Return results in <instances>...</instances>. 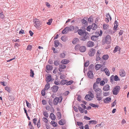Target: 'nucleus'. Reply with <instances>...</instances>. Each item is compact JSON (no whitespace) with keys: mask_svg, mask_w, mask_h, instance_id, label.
<instances>
[{"mask_svg":"<svg viewBox=\"0 0 129 129\" xmlns=\"http://www.w3.org/2000/svg\"><path fill=\"white\" fill-rule=\"evenodd\" d=\"M62 99L63 98L62 96H60L59 97H56L53 100V104L54 105H56L58 102L60 103L62 101Z\"/></svg>","mask_w":129,"mask_h":129,"instance_id":"nucleus-1","label":"nucleus"},{"mask_svg":"<svg viewBox=\"0 0 129 129\" xmlns=\"http://www.w3.org/2000/svg\"><path fill=\"white\" fill-rule=\"evenodd\" d=\"M120 88V86H116L114 87L112 90V93L114 95H117L119 93Z\"/></svg>","mask_w":129,"mask_h":129,"instance_id":"nucleus-2","label":"nucleus"},{"mask_svg":"<svg viewBox=\"0 0 129 129\" xmlns=\"http://www.w3.org/2000/svg\"><path fill=\"white\" fill-rule=\"evenodd\" d=\"M34 26L36 28L39 27L40 25L42 24V23L37 18H35L34 20Z\"/></svg>","mask_w":129,"mask_h":129,"instance_id":"nucleus-3","label":"nucleus"},{"mask_svg":"<svg viewBox=\"0 0 129 129\" xmlns=\"http://www.w3.org/2000/svg\"><path fill=\"white\" fill-rule=\"evenodd\" d=\"M83 35V36L80 39L81 40L85 41L87 39H89V35L88 32L85 31Z\"/></svg>","mask_w":129,"mask_h":129,"instance_id":"nucleus-4","label":"nucleus"},{"mask_svg":"<svg viewBox=\"0 0 129 129\" xmlns=\"http://www.w3.org/2000/svg\"><path fill=\"white\" fill-rule=\"evenodd\" d=\"M113 79L115 81H119L120 79L118 77L117 75L114 76L113 75H112L110 77V81L111 83L113 82Z\"/></svg>","mask_w":129,"mask_h":129,"instance_id":"nucleus-5","label":"nucleus"},{"mask_svg":"<svg viewBox=\"0 0 129 129\" xmlns=\"http://www.w3.org/2000/svg\"><path fill=\"white\" fill-rule=\"evenodd\" d=\"M111 41V37L110 36L108 35H107L105 39V43L107 44H109L110 43Z\"/></svg>","mask_w":129,"mask_h":129,"instance_id":"nucleus-6","label":"nucleus"},{"mask_svg":"<svg viewBox=\"0 0 129 129\" xmlns=\"http://www.w3.org/2000/svg\"><path fill=\"white\" fill-rule=\"evenodd\" d=\"M87 18V17H85L83 19H81V21L83 26H87V25L88 22L86 20Z\"/></svg>","mask_w":129,"mask_h":129,"instance_id":"nucleus-7","label":"nucleus"},{"mask_svg":"<svg viewBox=\"0 0 129 129\" xmlns=\"http://www.w3.org/2000/svg\"><path fill=\"white\" fill-rule=\"evenodd\" d=\"M95 50L93 48H91L90 49L88 54L90 56H94V54L95 53Z\"/></svg>","mask_w":129,"mask_h":129,"instance_id":"nucleus-8","label":"nucleus"},{"mask_svg":"<svg viewBox=\"0 0 129 129\" xmlns=\"http://www.w3.org/2000/svg\"><path fill=\"white\" fill-rule=\"evenodd\" d=\"M96 93V96H101L102 95V90L101 89L98 88V89L94 90Z\"/></svg>","mask_w":129,"mask_h":129,"instance_id":"nucleus-9","label":"nucleus"},{"mask_svg":"<svg viewBox=\"0 0 129 129\" xmlns=\"http://www.w3.org/2000/svg\"><path fill=\"white\" fill-rule=\"evenodd\" d=\"M59 88L56 85H53L51 87L52 91L54 93H56L58 91Z\"/></svg>","mask_w":129,"mask_h":129,"instance_id":"nucleus-10","label":"nucleus"},{"mask_svg":"<svg viewBox=\"0 0 129 129\" xmlns=\"http://www.w3.org/2000/svg\"><path fill=\"white\" fill-rule=\"evenodd\" d=\"M87 75L88 77L90 79H92L94 77L92 72L91 70H89L88 72L87 73Z\"/></svg>","mask_w":129,"mask_h":129,"instance_id":"nucleus-11","label":"nucleus"},{"mask_svg":"<svg viewBox=\"0 0 129 129\" xmlns=\"http://www.w3.org/2000/svg\"><path fill=\"white\" fill-rule=\"evenodd\" d=\"M94 45V43L91 41H89L87 43V46L89 47H92Z\"/></svg>","mask_w":129,"mask_h":129,"instance_id":"nucleus-12","label":"nucleus"},{"mask_svg":"<svg viewBox=\"0 0 129 129\" xmlns=\"http://www.w3.org/2000/svg\"><path fill=\"white\" fill-rule=\"evenodd\" d=\"M52 80V77L50 74H49L48 76H47L45 79V81L47 83H48Z\"/></svg>","mask_w":129,"mask_h":129,"instance_id":"nucleus-13","label":"nucleus"},{"mask_svg":"<svg viewBox=\"0 0 129 129\" xmlns=\"http://www.w3.org/2000/svg\"><path fill=\"white\" fill-rule=\"evenodd\" d=\"M111 100V98L109 97H107L105 99L103 100L104 102V103L107 104L110 102Z\"/></svg>","mask_w":129,"mask_h":129,"instance_id":"nucleus-14","label":"nucleus"},{"mask_svg":"<svg viewBox=\"0 0 129 129\" xmlns=\"http://www.w3.org/2000/svg\"><path fill=\"white\" fill-rule=\"evenodd\" d=\"M86 48L85 46H80L79 48V51L82 52H84L86 50Z\"/></svg>","mask_w":129,"mask_h":129,"instance_id":"nucleus-15","label":"nucleus"},{"mask_svg":"<svg viewBox=\"0 0 129 129\" xmlns=\"http://www.w3.org/2000/svg\"><path fill=\"white\" fill-rule=\"evenodd\" d=\"M120 75L122 77L125 76V72L123 69H122L119 71Z\"/></svg>","mask_w":129,"mask_h":129,"instance_id":"nucleus-16","label":"nucleus"},{"mask_svg":"<svg viewBox=\"0 0 129 129\" xmlns=\"http://www.w3.org/2000/svg\"><path fill=\"white\" fill-rule=\"evenodd\" d=\"M66 123V120L64 119H62L59 120L58 122V124L60 125H63Z\"/></svg>","mask_w":129,"mask_h":129,"instance_id":"nucleus-17","label":"nucleus"},{"mask_svg":"<svg viewBox=\"0 0 129 129\" xmlns=\"http://www.w3.org/2000/svg\"><path fill=\"white\" fill-rule=\"evenodd\" d=\"M110 86L108 84H106L103 86V90L105 91H108L110 90Z\"/></svg>","mask_w":129,"mask_h":129,"instance_id":"nucleus-18","label":"nucleus"},{"mask_svg":"<svg viewBox=\"0 0 129 129\" xmlns=\"http://www.w3.org/2000/svg\"><path fill=\"white\" fill-rule=\"evenodd\" d=\"M79 41V39L78 38H75L72 41V43L73 44H75L78 43Z\"/></svg>","mask_w":129,"mask_h":129,"instance_id":"nucleus-19","label":"nucleus"},{"mask_svg":"<svg viewBox=\"0 0 129 129\" xmlns=\"http://www.w3.org/2000/svg\"><path fill=\"white\" fill-rule=\"evenodd\" d=\"M77 32L79 35L83 36L85 31H83L82 29H78Z\"/></svg>","mask_w":129,"mask_h":129,"instance_id":"nucleus-20","label":"nucleus"},{"mask_svg":"<svg viewBox=\"0 0 129 129\" xmlns=\"http://www.w3.org/2000/svg\"><path fill=\"white\" fill-rule=\"evenodd\" d=\"M53 67L52 66L49 65H47L46 67V69L48 71H51L53 69Z\"/></svg>","mask_w":129,"mask_h":129,"instance_id":"nucleus-21","label":"nucleus"},{"mask_svg":"<svg viewBox=\"0 0 129 129\" xmlns=\"http://www.w3.org/2000/svg\"><path fill=\"white\" fill-rule=\"evenodd\" d=\"M69 60L64 59L62 60L61 61V63L63 64H66L69 63Z\"/></svg>","mask_w":129,"mask_h":129,"instance_id":"nucleus-22","label":"nucleus"},{"mask_svg":"<svg viewBox=\"0 0 129 129\" xmlns=\"http://www.w3.org/2000/svg\"><path fill=\"white\" fill-rule=\"evenodd\" d=\"M118 26V23L117 21L116 20H115L114 23V26L113 27V29L116 30L117 29V28Z\"/></svg>","mask_w":129,"mask_h":129,"instance_id":"nucleus-23","label":"nucleus"},{"mask_svg":"<svg viewBox=\"0 0 129 129\" xmlns=\"http://www.w3.org/2000/svg\"><path fill=\"white\" fill-rule=\"evenodd\" d=\"M89 64V61L88 60H87L84 63V72L85 73V67H87Z\"/></svg>","mask_w":129,"mask_h":129,"instance_id":"nucleus-24","label":"nucleus"},{"mask_svg":"<svg viewBox=\"0 0 129 129\" xmlns=\"http://www.w3.org/2000/svg\"><path fill=\"white\" fill-rule=\"evenodd\" d=\"M50 117L51 120H54L56 119V117L54 114L52 113H51L50 116Z\"/></svg>","mask_w":129,"mask_h":129,"instance_id":"nucleus-25","label":"nucleus"},{"mask_svg":"<svg viewBox=\"0 0 129 129\" xmlns=\"http://www.w3.org/2000/svg\"><path fill=\"white\" fill-rule=\"evenodd\" d=\"M90 25L91 26L92 29L93 30H95L97 28V25L95 23H92V24Z\"/></svg>","mask_w":129,"mask_h":129,"instance_id":"nucleus-26","label":"nucleus"},{"mask_svg":"<svg viewBox=\"0 0 129 129\" xmlns=\"http://www.w3.org/2000/svg\"><path fill=\"white\" fill-rule=\"evenodd\" d=\"M102 66V65L101 64H97L95 66V69L97 70H99L101 68Z\"/></svg>","mask_w":129,"mask_h":129,"instance_id":"nucleus-27","label":"nucleus"},{"mask_svg":"<svg viewBox=\"0 0 129 129\" xmlns=\"http://www.w3.org/2000/svg\"><path fill=\"white\" fill-rule=\"evenodd\" d=\"M103 71L105 72L106 75L109 76L110 75V72L109 70L107 68L103 69Z\"/></svg>","mask_w":129,"mask_h":129,"instance_id":"nucleus-28","label":"nucleus"},{"mask_svg":"<svg viewBox=\"0 0 129 129\" xmlns=\"http://www.w3.org/2000/svg\"><path fill=\"white\" fill-rule=\"evenodd\" d=\"M109 25L108 24H104L103 25V28L104 30H106L109 28Z\"/></svg>","mask_w":129,"mask_h":129,"instance_id":"nucleus-29","label":"nucleus"},{"mask_svg":"<svg viewBox=\"0 0 129 129\" xmlns=\"http://www.w3.org/2000/svg\"><path fill=\"white\" fill-rule=\"evenodd\" d=\"M97 83L96 82H95L93 84V88L94 90L98 89V85H97Z\"/></svg>","mask_w":129,"mask_h":129,"instance_id":"nucleus-30","label":"nucleus"},{"mask_svg":"<svg viewBox=\"0 0 129 129\" xmlns=\"http://www.w3.org/2000/svg\"><path fill=\"white\" fill-rule=\"evenodd\" d=\"M60 43L59 42L58 40H56L54 41V46L55 47H57L59 45Z\"/></svg>","mask_w":129,"mask_h":129,"instance_id":"nucleus-31","label":"nucleus"},{"mask_svg":"<svg viewBox=\"0 0 129 129\" xmlns=\"http://www.w3.org/2000/svg\"><path fill=\"white\" fill-rule=\"evenodd\" d=\"M67 81V80H62L60 82V83L61 85H64L65 84L66 85V82Z\"/></svg>","mask_w":129,"mask_h":129,"instance_id":"nucleus-32","label":"nucleus"},{"mask_svg":"<svg viewBox=\"0 0 129 129\" xmlns=\"http://www.w3.org/2000/svg\"><path fill=\"white\" fill-rule=\"evenodd\" d=\"M50 84L49 83H48L46 84L44 88V90H47L49 89L50 88Z\"/></svg>","mask_w":129,"mask_h":129,"instance_id":"nucleus-33","label":"nucleus"},{"mask_svg":"<svg viewBox=\"0 0 129 129\" xmlns=\"http://www.w3.org/2000/svg\"><path fill=\"white\" fill-rule=\"evenodd\" d=\"M99 37V35H93L91 37V38L92 40L93 41H95L96 40V38L98 37Z\"/></svg>","mask_w":129,"mask_h":129,"instance_id":"nucleus-34","label":"nucleus"},{"mask_svg":"<svg viewBox=\"0 0 129 129\" xmlns=\"http://www.w3.org/2000/svg\"><path fill=\"white\" fill-rule=\"evenodd\" d=\"M91 123L95 124L97 123V122L96 120H90L89 121V124L90 125Z\"/></svg>","mask_w":129,"mask_h":129,"instance_id":"nucleus-35","label":"nucleus"},{"mask_svg":"<svg viewBox=\"0 0 129 129\" xmlns=\"http://www.w3.org/2000/svg\"><path fill=\"white\" fill-rule=\"evenodd\" d=\"M109 56L107 54L104 55L102 56V58L105 60H107L109 58Z\"/></svg>","mask_w":129,"mask_h":129,"instance_id":"nucleus-36","label":"nucleus"},{"mask_svg":"<svg viewBox=\"0 0 129 129\" xmlns=\"http://www.w3.org/2000/svg\"><path fill=\"white\" fill-rule=\"evenodd\" d=\"M88 96H89V98H92V99L94 97L93 94V93H91L90 94H86L85 96V98H86Z\"/></svg>","mask_w":129,"mask_h":129,"instance_id":"nucleus-37","label":"nucleus"},{"mask_svg":"<svg viewBox=\"0 0 129 129\" xmlns=\"http://www.w3.org/2000/svg\"><path fill=\"white\" fill-rule=\"evenodd\" d=\"M30 76L32 78L33 77L34 75V71L31 69L30 70Z\"/></svg>","mask_w":129,"mask_h":129,"instance_id":"nucleus-38","label":"nucleus"},{"mask_svg":"<svg viewBox=\"0 0 129 129\" xmlns=\"http://www.w3.org/2000/svg\"><path fill=\"white\" fill-rule=\"evenodd\" d=\"M51 124L54 126L56 127L57 125V123L55 121H52L51 122Z\"/></svg>","mask_w":129,"mask_h":129,"instance_id":"nucleus-39","label":"nucleus"},{"mask_svg":"<svg viewBox=\"0 0 129 129\" xmlns=\"http://www.w3.org/2000/svg\"><path fill=\"white\" fill-rule=\"evenodd\" d=\"M89 105L94 108H98L99 106L98 105H95L93 103L90 104Z\"/></svg>","mask_w":129,"mask_h":129,"instance_id":"nucleus-40","label":"nucleus"},{"mask_svg":"<svg viewBox=\"0 0 129 129\" xmlns=\"http://www.w3.org/2000/svg\"><path fill=\"white\" fill-rule=\"evenodd\" d=\"M93 20V17L92 16H90L88 18V21L89 22H92Z\"/></svg>","mask_w":129,"mask_h":129,"instance_id":"nucleus-41","label":"nucleus"},{"mask_svg":"<svg viewBox=\"0 0 129 129\" xmlns=\"http://www.w3.org/2000/svg\"><path fill=\"white\" fill-rule=\"evenodd\" d=\"M94 65L92 64H91L88 67V69L89 70H92L94 68Z\"/></svg>","mask_w":129,"mask_h":129,"instance_id":"nucleus-42","label":"nucleus"},{"mask_svg":"<svg viewBox=\"0 0 129 129\" xmlns=\"http://www.w3.org/2000/svg\"><path fill=\"white\" fill-rule=\"evenodd\" d=\"M73 81L72 80H70L69 81H67L66 82V85H71V84L73 83Z\"/></svg>","mask_w":129,"mask_h":129,"instance_id":"nucleus-43","label":"nucleus"},{"mask_svg":"<svg viewBox=\"0 0 129 129\" xmlns=\"http://www.w3.org/2000/svg\"><path fill=\"white\" fill-rule=\"evenodd\" d=\"M25 101L27 107L29 108H31V104L29 103L28 102L27 100H25Z\"/></svg>","mask_w":129,"mask_h":129,"instance_id":"nucleus-44","label":"nucleus"},{"mask_svg":"<svg viewBox=\"0 0 129 129\" xmlns=\"http://www.w3.org/2000/svg\"><path fill=\"white\" fill-rule=\"evenodd\" d=\"M80 45L78 44L76 45L74 48V49L75 50H79V48H80Z\"/></svg>","mask_w":129,"mask_h":129,"instance_id":"nucleus-45","label":"nucleus"},{"mask_svg":"<svg viewBox=\"0 0 129 129\" xmlns=\"http://www.w3.org/2000/svg\"><path fill=\"white\" fill-rule=\"evenodd\" d=\"M78 108L80 113H83V112H84V111L83 110H84V109H82V108L79 106H78Z\"/></svg>","mask_w":129,"mask_h":129,"instance_id":"nucleus-46","label":"nucleus"},{"mask_svg":"<svg viewBox=\"0 0 129 129\" xmlns=\"http://www.w3.org/2000/svg\"><path fill=\"white\" fill-rule=\"evenodd\" d=\"M57 114L58 116V119L61 118V113L59 112H58L57 113Z\"/></svg>","mask_w":129,"mask_h":129,"instance_id":"nucleus-47","label":"nucleus"},{"mask_svg":"<svg viewBox=\"0 0 129 129\" xmlns=\"http://www.w3.org/2000/svg\"><path fill=\"white\" fill-rule=\"evenodd\" d=\"M59 68L62 69H64L66 68V66L63 64L59 65Z\"/></svg>","mask_w":129,"mask_h":129,"instance_id":"nucleus-48","label":"nucleus"},{"mask_svg":"<svg viewBox=\"0 0 129 129\" xmlns=\"http://www.w3.org/2000/svg\"><path fill=\"white\" fill-rule=\"evenodd\" d=\"M9 100L10 101H13L14 99V98L13 95L10 96L8 98Z\"/></svg>","mask_w":129,"mask_h":129,"instance_id":"nucleus-49","label":"nucleus"},{"mask_svg":"<svg viewBox=\"0 0 129 129\" xmlns=\"http://www.w3.org/2000/svg\"><path fill=\"white\" fill-rule=\"evenodd\" d=\"M61 40L64 42H66V36H62L61 38Z\"/></svg>","mask_w":129,"mask_h":129,"instance_id":"nucleus-50","label":"nucleus"},{"mask_svg":"<svg viewBox=\"0 0 129 129\" xmlns=\"http://www.w3.org/2000/svg\"><path fill=\"white\" fill-rule=\"evenodd\" d=\"M65 54L64 53H61L59 55V57L61 58H63L65 56Z\"/></svg>","mask_w":129,"mask_h":129,"instance_id":"nucleus-51","label":"nucleus"},{"mask_svg":"<svg viewBox=\"0 0 129 129\" xmlns=\"http://www.w3.org/2000/svg\"><path fill=\"white\" fill-rule=\"evenodd\" d=\"M5 90H7L8 92H10L11 91L10 88L8 86H7L5 88Z\"/></svg>","mask_w":129,"mask_h":129,"instance_id":"nucleus-52","label":"nucleus"},{"mask_svg":"<svg viewBox=\"0 0 129 129\" xmlns=\"http://www.w3.org/2000/svg\"><path fill=\"white\" fill-rule=\"evenodd\" d=\"M119 47V46H117L115 47L113 51L114 53H115L116 52L118 51V48Z\"/></svg>","mask_w":129,"mask_h":129,"instance_id":"nucleus-53","label":"nucleus"},{"mask_svg":"<svg viewBox=\"0 0 129 129\" xmlns=\"http://www.w3.org/2000/svg\"><path fill=\"white\" fill-rule=\"evenodd\" d=\"M52 19H50L48 20V22H47V24L49 25H50L51 24L52 22Z\"/></svg>","mask_w":129,"mask_h":129,"instance_id":"nucleus-54","label":"nucleus"},{"mask_svg":"<svg viewBox=\"0 0 129 129\" xmlns=\"http://www.w3.org/2000/svg\"><path fill=\"white\" fill-rule=\"evenodd\" d=\"M116 104V100H115L111 104V107H114Z\"/></svg>","mask_w":129,"mask_h":129,"instance_id":"nucleus-55","label":"nucleus"},{"mask_svg":"<svg viewBox=\"0 0 129 129\" xmlns=\"http://www.w3.org/2000/svg\"><path fill=\"white\" fill-rule=\"evenodd\" d=\"M0 17L1 19H3L5 18L4 15L2 12L0 13Z\"/></svg>","mask_w":129,"mask_h":129,"instance_id":"nucleus-56","label":"nucleus"},{"mask_svg":"<svg viewBox=\"0 0 129 129\" xmlns=\"http://www.w3.org/2000/svg\"><path fill=\"white\" fill-rule=\"evenodd\" d=\"M70 28L69 27H66L65 28V29H66V31H72V29H70Z\"/></svg>","mask_w":129,"mask_h":129,"instance_id":"nucleus-57","label":"nucleus"},{"mask_svg":"<svg viewBox=\"0 0 129 129\" xmlns=\"http://www.w3.org/2000/svg\"><path fill=\"white\" fill-rule=\"evenodd\" d=\"M43 114L44 115V116L46 117V118H48V113L46 112H43Z\"/></svg>","mask_w":129,"mask_h":129,"instance_id":"nucleus-58","label":"nucleus"},{"mask_svg":"<svg viewBox=\"0 0 129 129\" xmlns=\"http://www.w3.org/2000/svg\"><path fill=\"white\" fill-rule=\"evenodd\" d=\"M54 64L56 66H57L59 64V61L57 60L54 61Z\"/></svg>","mask_w":129,"mask_h":129,"instance_id":"nucleus-59","label":"nucleus"},{"mask_svg":"<svg viewBox=\"0 0 129 129\" xmlns=\"http://www.w3.org/2000/svg\"><path fill=\"white\" fill-rule=\"evenodd\" d=\"M32 46L30 45H28L27 47L26 50H30L32 48Z\"/></svg>","mask_w":129,"mask_h":129,"instance_id":"nucleus-60","label":"nucleus"},{"mask_svg":"<svg viewBox=\"0 0 129 129\" xmlns=\"http://www.w3.org/2000/svg\"><path fill=\"white\" fill-rule=\"evenodd\" d=\"M107 32L109 34H112L113 33H114V32L112 30H111V29H108L107 30Z\"/></svg>","mask_w":129,"mask_h":129,"instance_id":"nucleus-61","label":"nucleus"},{"mask_svg":"<svg viewBox=\"0 0 129 129\" xmlns=\"http://www.w3.org/2000/svg\"><path fill=\"white\" fill-rule=\"evenodd\" d=\"M37 118H34L33 120V123H34L35 125L36 124V121H37Z\"/></svg>","mask_w":129,"mask_h":129,"instance_id":"nucleus-62","label":"nucleus"},{"mask_svg":"<svg viewBox=\"0 0 129 129\" xmlns=\"http://www.w3.org/2000/svg\"><path fill=\"white\" fill-rule=\"evenodd\" d=\"M99 56L100 55H96V60L97 61H99L101 59V58Z\"/></svg>","mask_w":129,"mask_h":129,"instance_id":"nucleus-63","label":"nucleus"},{"mask_svg":"<svg viewBox=\"0 0 129 129\" xmlns=\"http://www.w3.org/2000/svg\"><path fill=\"white\" fill-rule=\"evenodd\" d=\"M91 25L88 26L86 28V30L88 31H90L91 29H92L91 26Z\"/></svg>","mask_w":129,"mask_h":129,"instance_id":"nucleus-64","label":"nucleus"}]
</instances>
